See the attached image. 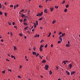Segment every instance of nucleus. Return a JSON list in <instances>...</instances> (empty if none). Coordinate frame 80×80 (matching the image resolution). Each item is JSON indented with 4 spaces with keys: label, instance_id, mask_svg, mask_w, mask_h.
<instances>
[{
    "label": "nucleus",
    "instance_id": "obj_1",
    "mask_svg": "<svg viewBox=\"0 0 80 80\" xmlns=\"http://www.w3.org/2000/svg\"><path fill=\"white\" fill-rule=\"evenodd\" d=\"M45 68L46 70H48V68H49V66L48 65H45Z\"/></svg>",
    "mask_w": 80,
    "mask_h": 80
},
{
    "label": "nucleus",
    "instance_id": "obj_2",
    "mask_svg": "<svg viewBox=\"0 0 80 80\" xmlns=\"http://www.w3.org/2000/svg\"><path fill=\"white\" fill-rule=\"evenodd\" d=\"M44 12L46 13H47V9L45 8L44 10Z\"/></svg>",
    "mask_w": 80,
    "mask_h": 80
},
{
    "label": "nucleus",
    "instance_id": "obj_3",
    "mask_svg": "<svg viewBox=\"0 0 80 80\" xmlns=\"http://www.w3.org/2000/svg\"><path fill=\"white\" fill-rule=\"evenodd\" d=\"M66 73H67V75H70V72L67 71H66Z\"/></svg>",
    "mask_w": 80,
    "mask_h": 80
},
{
    "label": "nucleus",
    "instance_id": "obj_4",
    "mask_svg": "<svg viewBox=\"0 0 80 80\" xmlns=\"http://www.w3.org/2000/svg\"><path fill=\"white\" fill-rule=\"evenodd\" d=\"M50 12H53V8H50Z\"/></svg>",
    "mask_w": 80,
    "mask_h": 80
},
{
    "label": "nucleus",
    "instance_id": "obj_5",
    "mask_svg": "<svg viewBox=\"0 0 80 80\" xmlns=\"http://www.w3.org/2000/svg\"><path fill=\"white\" fill-rule=\"evenodd\" d=\"M46 60H43L42 62V63H46Z\"/></svg>",
    "mask_w": 80,
    "mask_h": 80
},
{
    "label": "nucleus",
    "instance_id": "obj_6",
    "mask_svg": "<svg viewBox=\"0 0 80 80\" xmlns=\"http://www.w3.org/2000/svg\"><path fill=\"white\" fill-rule=\"evenodd\" d=\"M43 12H41V13L40 14L39 13V16H42V15H43Z\"/></svg>",
    "mask_w": 80,
    "mask_h": 80
},
{
    "label": "nucleus",
    "instance_id": "obj_7",
    "mask_svg": "<svg viewBox=\"0 0 80 80\" xmlns=\"http://www.w3.org/2000/svg\"><path fill=\"white\" fill-rule=\"evenodd\" d=\"M36 25H37V26H38V21L36 20Z\"/></svg>",
    "mask_w": 80,
    "mask_h": 80
},
{
    "label": "nucleus",
    "instance_id": "obj_8",
    "mask_svg": "<svg viewBox=\"0 0 80 80\" xmlns=\"http://www.w3.org/2000/svg\"><path fill=\"white\" fill-rule=\"evenodd\" d=\"M72 64H69V68H72Z\"/></svg>",
    "mask_w": 80,
    "mask_h": 80
},
{
    "label": "nucleus",
    "instance_id": "obj_9",
    "mask_svg": "<svg viewBox=\"0 0 80 80\" xmlns=\"http://www.w3.org/2000/svg\"><path fill=\"white\" fill-rule=\"evenodd\" d=\"M32 53L33 55H36L37 54V53H36L35 52H32Z\"/></svg>",
    "mask_w": 80,
    "mask_h": 80
},
{
    "label": "nucleus",
    "instance_id": "obj_10",
    "mask_svg": "<svg viewBox=\"0 0 80 80\" xmlns=\"http://www.w3.org/2000/svg\"><path fill=\"white\" fill-rule=\"evenodd\" d=\"M39 50L41 52H42V51L43 50V49H42V48H39Z\"/></svg>",
    "mask_w": 80,
    "mask_h": 80
},
{
    "label": "nucleus",
    "instance_id": "obj_11",
    "mask_svg": "<svg viewBox=\"0 0 80 80\" xmlns=\"http://www.w3.org/2000/svg\"><path fill=\"white\" fill-rule=\"evenodd\" d=\"M49 74L50 75H52V72L51 71V70H50L49 71Z\"/></svg>",
    "mask_w": 80,
    "mask_h": 80
},
{
    "label": "nucleus",
    "instance_id": "obj_12",
    "mask_svg": "<svg viewBox=\"0 0 80 80\" xmlns=\"http://www.w3.org/2000/svg\"><path fill=\"white\" fill-rule=\"evenodd\" d=\"M59 40H61V42H62L63 39L62 38L59 37Z\"/></svg>",
    "mask_w": 80,
    "mask_h": 80
},
{
    "label": "nucleus",
    "instance_id": "obj_13",
    "mask_svg": "<svg viewBox=\"0 0 80 80\" xmlns=\"http://www.w3.org/2000/svg\"><path fill=\"white\" fill-rule=\"evenodd\" d=\"M56 22V21L54 20L52 22V24H54V23H55V22Z\"/></svg>",
    "mask_w": 80,
    "mask_h": 80
},
{
    "label": "nucleus",
    "instance_id": "obj_14",
    "mask_svg": "<svg viewBox=\"0 0 80 80\" xmlns=\"http://www.w3.org/2000/svg\"><path fill=\"white\" fill-rule=\"evenodd\" d=\"M75 73V72L74 71L73 72H72L71 73V75H73V73Z\"/></svg>",
    "mask_w": 80,
    "mask_h": 80
},
{
    "label": "nucleus",
    "instance_id": "obj_15",
    "mask_svg": "<svg viewBox=\"0 0 80 80\" xmlns=\"http://www.w3.org/2000/svg\"><path fill=\"white\" fill-rule=\"evenodd\" d=\"M66 47H69L70 45H69L68 44H66Z\"/></svg>",
    "mask_w": 80,
    "mask_h": 80
},
{
    "label": "nucleus",
    "instance_id": "obj_16",
    "mask_svg": "<svg viewBox=\"0 0 80 80\" xmlns=\"http://www.w3.org/2000/svg\"><path fill=\"white\" fill-rule=\"evenodd\" d=\"M64 35H65V33H63L62 34V37H63Z\"/></svg>",
    "mask_w": 80,
    "mask_h": 80
},
{
    "label": "nucleus",
    "instance_id": "obj_17",
    "mask_svg": "<svg viewBox=\"0 0 80 80\" xmlns=\"http://www.w3.org/2000/svg\"><path fill=\"white\" fill-rule=\"evenodd\" d=\"M51 33H52V32H50L49 33V34L48 36V37H50V36L51 35Z\"/></svg>",
    "mask_w": 80,
    "mask_h": 80
},
{
    "label": "nucleus",
    "instance_id": "obj_18",
    "mask_svg": "<svg viewBox=\"0 0 80 80\" xmlns=\"http://www.w3.org/2000/svg\"><path fill=\"white\" fill-rule=\"evenodd\" d=\"M67 9H65L64 10V12H67Z\"/></svg>",
    "mask_w": 80,
    "mask_h": 80
},
{
    "label": "nucleus",
    "instance_id": "obj_19",
    "mask_svg": "<svg viewBox=\"0 0 80 80\" xmlns=\"http://www.w3.org/2000/svg\"><path fill=\"white\" fill-rule=\"evenodd\" d=\"M2 73L3 74H5V71H2Z\"/></svg>",
    "mask_w": 80,
    "mask_h": 80
},
{
    "label": "nucleus",
    "instance_id": "obj_20",
    "mask_svg": "<svg viewBox=\"0 0 80 80\" xmlns=\"http://www.w3.org/2000/svg\"><path fill=\"white\" fill-rule=\"evenodd\" d=\"M24 16H25V15H24V14H23L22 13V15H21V17L22 18H23V17H24Z\"/></svg>",
    "mask_w": 80,
    "mask_h": 80
},
{
    "label": "nucleus",
    "instance_id": "obj_21",
    "mask_svg": "<svg viewBox=\"0 0 80 80\" xmlns=\"http://www.w3.org/2000/svg\"><path fill=\"white\" fill-rule=\"evenodd\" d=\"M65 3V1L64 0L63 2H62V4H64Z\"/></svg>",
    "mask_w": 80,
    "mask_h": 80
},
{
    "label": "nucleus",
    "instance_id": "obj_22",
    "mask_svg": "<svg viewBox=\"0 0 80 80\" xmlns=\"http://www.w3.org/2000/svg\"><path fill=\"white\" fill-rule=\"evenodd\" d=\"M43 47H44V46H43V45H40V48H43Z\"/></svg>",
    "mask_w": 80,
    "mask_h": 80
},
{
    "label": "nucleus",
    "instance_id": "obj_23",
    "mask_svg": "<svg viewBox=\"0 0 80 80\" xmlns=\"http://www.w3.org/2000/svg\"><path fill=\"white\" fill-rule=\"evenodd\" d=\"M69 7V5H67L66 6V8H68Z\"/></svg>",
    "mask_w": 80,
    "mask_h": 80
},
{
    "label": "nucleus",
    "instance_id": "obj_24",
    "mask_svg": "<svg viewBox=\"0 0 80 80\" xmlns=\"http://www.w3.org/2000/svg\"><path fill=\"white\" fill-rule=\"evenodd\" d=\"M14 49L15 50H17V48L16 47H14Z\"/></svg>",
    "mask_w": 80,
    "mask_h": 80
},
{
    "label": "nucleus",
    "instance_id": "obj_25",
    "mask_svg": "<svg viewBox=\"0 0 80 80\" xmlns=\"http://www.w3.org/2000/svg\"><path fill=\"white\" fill-rule=\"evenodd\" d=\"M8 3H7V2H5L4 3V4H5V5H7Z\"/></svg>",
    "mask_w": 80,
    "mask_h": 80
},
{
    "label": "nucleus",
    "instance_id": "obj_26",
    "mask_svg": "<svg viewBox=\"0 0 80 80\" xmlns=\"http://www.w3.org/2000/svg\"><path fill=\"white\" fill-rule=\"evenodd\" d=\"M34 28H36V27H37V26H36V23H34Z\"/></svg>",
    "mask_w": 80,
    "mask_h": 80
},
{
    "label": "nucleus",
    "instance_id": "obj_27",
    "mask_svg": "<svg viewBox=\"0 0 80 80\" xmlns=\"http://www.w3.org/2000/svg\"><path fill=\"white\" fill-rule=\"evenodd\" d=\"M48 47V44H46V45L45 46V48H47Z\"/></svg>",
    "mask_w": 80,
    "mask_h": 80
},
{
    "label": "nucleus",
    "instance_id": "obj_28",
    "mask_svg": "<svg viewBox=\"0 0 80 80\" xmlns=\"http://www.w3.org/2000/svg\"><path fill=\"white\" fill-rule=\"evenodd\" d=\"M55 8H58V6H55Z\"/></svg>",
    "mask_w": 80,
    "mask_h": 80
},
{
    "label": "nucleus",
    "instance_id": "obj_29",
    "mask_svg": "<svg viewBox=\"0 0 80 80\" xmlns=\"http://www.w3.org/2000/svg\"><path fill=\"white\" fill-rule=\"evenodd\" d=\"M38 55H39V54L38 53H37V54L36 55V57H38Z\"/></svg>",
    "mask_w": 80,
    "mask_h": 80
},
{
    "label": "nucleus",
    "instance_id": "obj_30",
    "mask_svg": "<svg viewBox=\"0 0 80 80\" xmlns=\"http://www.w3.org/2000/svg\"><path fill=\"white\" fill-rule=\"evenodd\" d=\"M5 13V16H6V17H7V13L6 12L4 13Z\"/></svg>",
    "mask_w": 80,
    "mask_h": 80
},
{
    "label": "nucleus",
    "instance_id": "obj_31",
    "mask_svg": "<svg viewBox=\"0 0 80 80\" xmlns=\"http://www.w3.org/2000/svg\"><path fill=\"white\" fill-rule=\"evenodd\" d=\"M44 42V40H41V41L40 42V43H42V42Z\"/></svg>",
    "mask_w": 80,
    "mask_h": 80
},
{
    "label": "nucleus",
    "instance_id": "obj_32",
    "mask_svg": "<svg viewBox=\"0 0 80 80\" xmlns=\"http://www.w3.org/2000/svg\"><path fill=\"white\" fill-rule=\"evenodd\" d=\"M36 16H37V17H38V16H40V13H39L38 14H37L36 15Z\"/></svg>",
    "mask_w": 80,
    "mask_h": 80
},
{
    "label": "nucleus",
    "instance_id": "obj_33",
    "mask_svg": "<svg viewBox=\"0 0 80 80\" xmlns=\"http://www.w3.org/2000/svg\"><path fill=\"white\" fill-rule=\"evenodd\" d=\"M24 24L25 25H27V23L24 22Z\"/></svg>",
    "mask_w": 80,
    "mask_h": 80
},
{
    "label": "nucleus",
    "instance_id": "obj_34",
    "mask_svg": "<svg viewBox=\"0 0 80 80\" xmlns=\"http://www.w3.org/2000/svg\"><path fill=\"white\" fill-rule=\"evenodd\" d=\"M61 42V41H58V43H60Z\"/></svg>",
    "mask_w": 80,
    "mask_h": 80
},
{
    "label": "nucleus",
    "instance_id": "obj_35",
    "mask_svg": "<svg viewBox=\"0 0 80 80\" xmlns=\"http://www.w3.org/2000/svg\"><path fill=\"white\" fill-rule=\"evenodd\" d=\"M0 8H2V5L1 3H0Z\"/></svg>",
    "mask_w": 80,
    "mask_h": 80
},
{
    "label": "nucleus",
    "instance_id": "obj_36",
    "mask_svg": "<svg viewBox=\"0 0 80 80\" xmlns=\"http://www.w3.org/2000/svg\"><path fill=\"white\" fill-rule=\"evenodd\" d=\"M8 23L9 24V25H12V23L10 22H8Z\"/></svg>",
    "mask_w": 80,
    "mask_h": 80
},
{
    "label": "nucleus",
    "instance_id": "obj_37",
    "mask_svg": "<svg viewBox=\"0 0 80 80\" xmlns=\"http://www.w3.org/2000/svg\"><path fill=\"white\" fill-rule=\"evenodd\" d=\"M8 70L10 71L11 72H12V70L11 69H8Z\"/></svg>",
    "mask_w": 80,
    "mask_h": 80
},
{
    "label": "nucleus",
    "instance_id": "obj_38",
    "mask_svg": "<svg viewBox=\"0 0 80 80\" xmlns=\"http://www.w3.org/2000/svg\"><path fill=\"white\" fill-rule=\"evenodd\" d=\"M24 22H25L26 21V18H24V20H23Z\"/></svg>",
    "mask_w": 80,
    "mask_h": 80
},
{
    "label": "nucleus",
    "instance_id": "obj_39",
    "mask_svg": "<svg viewBox=\"0 0 80 80\" xmlns=\"http://www.w3.org/2000/svg\"><path fill=\"white\" fill-rule=\"evenodd\" d=\"M42 20V18H40L39 19V20Z\"/></svg>",
    "mask_w": 80,
    "mask_h": 80
},
{
    "label": "nucleus",
    "instance_id": "obj_40",
    "mask_svg": "<svg viewBox=\"0 0 80 80\" xmlns=\"http://www.w3.org/2000/svg\"><path fill=\"white\" fill-rule=\"evenodd\" d=\"M10 7H13V5H11L10 6Z\"/></svg>",
    "mask_w": 80,
    "mask_h": 80
},
{
    "label": "nucleus",
    "instance_id": "obj_41",
    "mask_svg": "<svg viewBox=\"0 0 80 80\" xmlns=\"http://www.w3.org/2000/svg\"><path fill=\"white\" fill-rule=\"evenodd\" d=\"M2 12H1V11H0V15H2Z\"/></svg>",
    "mask_w": 80,
    "mask_h": 80
},
{
    "label": "nucleus",
    "instance_id": "obj_42",
    "mask_svg": "<svg viewBox=\"0 0 80 80\" xmlns=\"http://www.w3.org/2000/svg\"><path fill=\"white\" fill-rule=\"evenodd\" d=\"M11 57H12V58H14V57H15V56L12 55H11Z\"/></svg>",
    "mask_w": 80,
    "mask_h": 80
},
{
    "label": "nucleus",
    "instance_id": "obj_43",
    "mask_svg": "<svg viewBox=\"0 0 80 80\" xmlns=\"http://www.w3.org/2000/svg\"><path fill=\"white\" fill-rule=\"evenodd\" d=\"M64 62H68V61H64Z\"/></svg>",
    "mask_w": 80,
    "mask_h": 80
},
{
    "label": "nucleus",
    "instance_id": "obj_44",
    "mask_svg": "<svg viewBox=\"0 0 80 80\" xmlns=\"http://www.w3.org/2000/svg\"><path fill=\"white\" fill-rule=\"evenodd\" d=\"M27 28H28V27H26L24 29L25 30H26V29H27Z\"/></svg>",
    "mask_w": 80,
    "mask_h": 80
},
{
    "label": "nucleus",
    "instance_id": "obj_45",
    "mask_svg": "<svg viewBox=\"0 0 80 80\" xmlns=\"http://www.w3.org/2000/svg\"><path fill=\"white\" fill-rule=\"evenodd\" d=\"M56 68H57V69H56L57 70H58V67H56Z\"/></svg>",
    "mask_w": 80,
    "mask_h": 80
},
{
    "label": "nucleus",
    "instance_id": "obj_46",
    "mask_svg": "<svg viewBox=\"0 0 80 80\" xmlns=\"http://www.w3.org/2000/svg\"><path fill=\"white\" fill-rule=\"evenodd\" d=\"M24 10L23 9H22L21 11H20L21 12H24Z\"/></svg>",
    "mask_w": 80,
    "mask_h": 80
},
{
    "label": "nucleus",
    "instance_id": "obj_47",
    "mask_svg": "<svg viewBox=\"0 0 80 80\" xmlns=\"http://www.w3.org/2000/svg\"><path fill=\"white\" fill-rule=\"evenodd\" d=\"M35 49H36V48L35 47H34L33 48V50H34V51H35Z\"/></svg>",
    "mask_w": 80,
    "mask_h": 80
},
{
    "label": "nucleus",
    "instance_id": "obj_48",
    "mask_svg": "<svg viewBox=\"0 0 80 80\" xmlns=\"http://www.w3.org/2000/svg\"><path fill=\"white\" fill-rule=\"evenodd\" d=\"M12 24L13 25H15V22H12Z\"/></svg>",
    "mask_w": 80,
    "mask_h": 80
},
{
    "label": "nucleus",
    "instance_id": "obj_49",
    "mask_svg": "<svg viewBox=\"0 0 80 80\" xmlns=\"http://www.w3.org/2000/svg\"><path fill=\"white\" fill-rule=\"evenodd\" d=\"M62 34V32H60L59 33V35H61Z\"/></svg>",
    "mask_w": 80,
    "mask_h": 80
},
{
    "label": "nucleus",
    "instance_id": "obj_50",
    "mask_svg": "<svg viewBox=\"0 0 80 80\" xmlns=\"http://www.w3.org/2000/svg\"><path fill=\"white\" fill-rule=\"evenodd\" d=\"M37 37V34H36L35 36H34V37Z\"/></svg>",
    "mask_w": 80,
    "mask_h": 80
},
{
    "label": "nucleus",
    "instance_id": "obj_51",
    "mask_svg": "<svg viewBox=\"0 0 80 80\" xmlns=\"http://www.w3.org/2000/svg\"><path fill=\"white\" fill-rule=\"evenodd\" d=\"M39 57L41 58V59H42V58L41 57V56L39 55Z\"/></svg>",
    "mask_w": 80,
    "mask_h": 80
},
{
    "label": "nucleus",
    "instance_id": "obj_52",
    "mask_svg": "<svg viewBox=\"0 0 80 80\" xmlns=\"http://www.w3.org/2000/svg\"><path fill=\"white\" fill-rule=\"evenodd\" d=\"M39 8H41V7H42V6L40 5H39Z\"/></svg>",
    "mask_w": 80,
    "mask_h": 80
},
{
    "label": "nucleus",
    "instance_id": "obj_53",
    "mask_svg": "<svg viewBox=\"0 0 80 80\" xmlns=\"http://www.w3.org/2000/svg\"><path fill=\"white\" fill-rule=\"evenodd\" d=\"M14 9H15V8H16V6H14Z\"/></svg>",
    "mask_w": 80,
    "mask_h": 80
},
{
    "label": "nucleus",
    "instance_id": "obj_54",
    "mask_svg": "<svg viewBox=\"0 0 80 80\" xmlns=\"http://www.w3.org/2000/svg\"><path fill=\"white\" fill-rule=\"evenodd\" d=\"M40 36V35L39 34H38L37 35V37L38 38Z\"/></svg>",
    "mask_w": 80,
    "mask_h": 80
},
{
    "label": "nucleus",
    "instance_id": "obj_55",
    "mask_svg": "<svg viewBox=\"0 0 80 80\" xmlns=\"http://www.w3.org/2000/svg\"><path fill=\"white\" fill-rule=\"evenodd\" d=\"M63 63H64V64H66V62H64V61H63Z\"/></svg>",
    "mask_w": 80,
    "mask_h": 80
},
{
    "label": "nucleus",
    "instance_id": "obj_56",
    "mask_svg": "<svg viewBox=\"0 0 80 80\" xmlns=\"http://www.w3.org/2000/svg\"><path fill=\"white\" fill-rule=\"evenodd\" d=\"M14 28H17V26H14Z\"/></svg>",
    "mask_w": 80,
    "mask_h": 80
},
{
    "label": "nucleus",
    "instance_id": "obj_57",
    "mask_svg": "<svg viewBox=\"0 0 80 80\" xmlns=\"http://www.w3.org/2000/svg\"><path fill=\"white\" fill-rule=\"evenodd\" d=\"M51 47L52 48L53 47V44H51Z\"/></svg>",
    "mask_w": 80,
    "mask_h": 80
},
{
    "label": "nucleus",
    "instance_id": "obj_58",
    "mask_svg": "<svg viewBox=\"0 0 80 80\" xmlns=\"http://www.w3.org/2000/svg\"><path fill=\"white\" fill-rule=\"evenodd\" d=\"M68 44H70V42L69 41H68Z\"/></svg>",
    "mask_w": 80,
    "mask_h": 80
},
{
    "label": "nucleus",
    "instance_id": "obj_59",
    "mask_svg": "<svg viewBox=\"0 0 80 80\" xmlns=\"http://www.w3.org/2000/svg\"><path fill=\"white\" fill-rule=\"evenodd\" d=\"M10 33H11V36H12V32H11Z\"/></svg>",
    "mask_w": 80,
    "mask_h": 80
},
{
    "label": "nucleus",
    "instance_id": "obj_60",
    "mask_svg": "<svg viewBox=\"0 0 80 80\" xmlns=\"http://www.w3.org/2000/svg\"><path fill=\"white\" fill-rule=\"evenodd\" d=\"M49 0H46V2L47 3V2H48V1Z\"/></svg>",
    "mask_w": 80,
    "mask_h": 80
},
{
    "label": "nucleus",
    "instance_id": "obj_61",
    "mask_svg": "<svg viewBox=\"0 0 80 80\" xmlns=\"http://www.w3.org/2000/svg\"><path fill=\"white\" fill-rule=\"evenodd\" d=\"M1 42H3V40L2 39V40H1Z\"/></svg>",
    "mask_w": 80,
    "mask_h": 80
},
{
    "label": "nucleus",
    "instance_id": "obj_62",
    "mask_svg": "<svg viewBox=\"0 0 80 80\" xmlns=\"http://www.w3.org/2000/svg\"><path fill=\"white\" fill-rule=\"evenodd\" d=\"M18 7V5L17 4V5H16V7Z\"/></svg>",
    "mask_w": 80,
    "mask_h": 80
},
{
    "label": "nucleus",
    "instance_id": "obj_63",
    "mask_svg": "<svg viewBox=\"0 0 80 80\" xmlns=\"http://www.w3.org/2000/svg\"><path fill=\"white\" fill-rule=\"evenodd\" d=\"M22 35H23L22 34H20V36H22Z\"/></svg>",
    "mask_w": 80,
    "mask_h": 80
},
{
    "label": "nucleus",
    "instance_id": "obj_64",
    "mask_svg": "<svg viewBox=\"0 0 80 80\" xmlns=\"http://www.w3.org/2000/svg\"><path fill=\"white\" fill-rule=\"evenodd\" d=\"M40 77H41V78H43V76H40Z\"/></svg>",
    "mask_w": 80,
    "mask_h": 80
}]
</instances>
